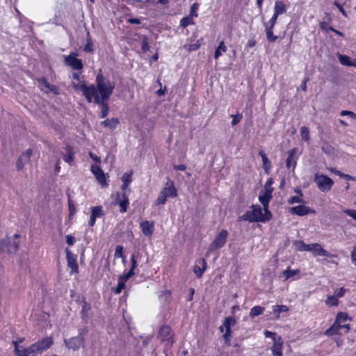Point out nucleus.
Wrapping results in <instances>:
<instances>
[{
    "label": "nucleus",
    "instance_id": "nucleus-1",
    "mask_svg": "<svg viewBox=\"0 0 356 356\" xmlns=\"http://www.w3.org/2000/svg\"><path fill=\"white\" fill-rule=\"evenodd\" d=\"M88 102H94L101 106V118H104L109 112L108 99L113 90H82Z\"/></svg>",
    "mask_w": 356,
    "mask_h": 356
},
{
    "label": "nucleus",
    "instance_id": "nucleus-2",
    "mask_svg": "<svg viewBox=\"0 0 356 356\" xmlns=\"http://www.w3.org/2000/svg\"><path fill=\"white\" fill-rule=\"evenodd\" d=\"M252 210H248L239 217L240 220L248 221L250 222H265L270 220L272 213L268 209H264V213L262 212V209L259 205H252Z\"/></svg>",
    "mask_w": 356,
    "mask_h": 356
},
{
    "label": "nucleus",
    "instance_id": "nucleus-3",
    "mask_svg": "<svg viewBox=\"0 0 356 356\" xmlns=\"http://www.w3.org/2000/svg\"><path fill=\"white\" fill-rule=\"evenodd\" d=\"M177 196V191L175 187L174 183L172 181H168L165 186L162 189L159 193L155 204L156 205L165 204L168 197H175Z\"/></svg>",
    "mask_w": 356,
    "mask_h": 356
},
{
    "label": "nucleus",
    "instance_id": "nucleus-4",
    "mask_svg": "<svg viewBox=\"0 0 356 356\" xmlns=\"http://www.w3.org/2000/svg\"><path fill=\"white\" fill-rule=\"evenodd\" d=\"M88 332L87 328H83L79 330V334L76 337H71L68 339H65V344L69 349L73 350H78L83 345L84 337Z\"/></svg>",
    "mask_w": 356,
    "mask_h": 356
},
{
    "label": "nucleus",
    "instance_id": "nucleus-5",
    "mask_svg": "<svg viewBox=\"0 0 356 356\" xmlns=\"http://www.w3.org/2000/svg\"><path fill=\"white\" fill-rule=\"evenodd\" d=\"M227 230L221 229L216 235L213 242L209 245L208 252H211L222 248L227 242Z\"/></svg>",
    "mask_w": 356,
    "mask_h": 356
},
{
    "label": "nucleus",
    "instance_id": "nucleus-6",
    "mask_svg": "<svg viewBox=\"0 0 356 356\" xmlns=\"http://www.w3.org/2000/svg\"><path fill=\"white\" fill-rule=\"evenodd\" d=\"M314 181L322 192L329 191L334 184L331 178L319 173L315 174Z\"/></svg>",
    "mask_w": 356,
    "mask_h": 356
},
{
    "label": "nucleus",
    "instance_id": "nucleus-7",
    "mask_svg": "<svg viewBox=\"0 0 356 356\" xmlns=\"http://www.w3.org/2000/svg\"><path fill=\"white\" fill-rule=\"evenodd\" d=\"M18 248V243L15 241H12L9 238H3L0 241V252L15 254L17 251Z\"/></svg>",
    "mask_w": 356,
    "mask_h": 356
},
{
    "label": "nucleus",
    "instance_id": "nucleus-8",
    "mask_svg": "<svg viewBox=\"0 0 356 356\" xmlns=\"http://www.w3.org/2000/svg\"><path fill=\"white\" fill-rule=\"evenodd\" d=\"M38 352L35 343L31 344L27 348L17 346L15 344L16 356H37Z\"/></svg>",
    "mask_w": 356,
    "mask_h": 356
},
{
    "label": "nucleus",
    "instance_id": "nucleus-9",
    "mask_svg": "<svg viewBox=\"0 0 356 356\" xmlns=\"http://www.w3.org/2000/svg\"><path fill=\"white\" fill-rule=\"evenodd\" d=\"M78 54L76 52H72L70 54L65 57V63L70 66L74 70H82L83 65L81 59L76 58Z\"/></svg>",
    "mask_w": 356,
    "mask_h": 356
},
{
    "label": "nucleus",
    "instance_id": "nucleus-10",
    "mask_svg": "<svg viewBox=\"0 0 356 356\" xmlns=\"http://www.w3.org/2000/svg\"><path fill=\"white\" fill-rule=\"evenodd\" d=\"M158 337L161 341L166 342L167 345L171 346L174 343L173 334L169 326L163 325L161 327Z\"/></svg>",
    "mask_w": 356,
    "mask_h": 356
},
{
    "label": "nucleus",
    "instance_id": "nucleus-11",
    "mask_svg": "<svg viewBox=\"0 0 356 356\" xmlns=\"http://www.w3.org/2000/svg\"><path fill=\"white\" fill-rule=\"evenodd\" d=\"M67 266L70 268V274L77 273L79 266L76 260V255L73 254L69 248L65 249Z\"/></svg>",
    "mask_w": 356,
    "mask_h": 356
},
{
    "label": "nucleus",
    "instance_id": "nucleus-12",
    "mask_svg": "<svg viewBox=\"0 0 356 356\" xmlns=\"http://www.w3.org/2000/svg\"><path fill=\"white\" fill-rule=\"evenodd\" d=\"M342 329H346L344 332L347 333L349 330V325L348 324L340 325L337 321H334V323L332 324V325L325 332V334L328 337L335 335V334H341Z\"/></svg>",
    "mask_w": 356,
    "mask_h": 356
},
{
    "label": "nucleus",
    "instance_id": "nucleus-13",
    "mask_svg": "<svg viewBox=\"0 0 356 356\" xmlns=\"http://www.w3.org/2000/svg\"><path fill=\"white\" fill-rule=\"evenodd\" d=\"M90 170L99 184H101L102 186L106 185L105 174L99 166L97 165H92Z\"/></svg>",
    "mask_w": 356,
    "mask_h": 356
},
{
    "label": "nucleus",
    "instance_id": "nucleus-14",
    "mask_svg": "<svg viewBox=\"0 0 356 356\" xmlns=\"http://www.w3.org/2000/svg\"><path fill=\"white\" fill-rule=\"evenodd\" d=\"M54 341L51 337H46L35 343L39 354L49 349L53 344Z\"/></svg>",
    "mask_w": 356,
    "mask_h": 356
},
{
    "label": "nucleus",
    "instance_id": "nucleus-15",
    "mask_svg": "<svg viewBox=\"0 0 356 356\" xmlns=\"http://www.w3.org/2000/svg\"><path fill=\"white\" fill-rule=\"evenodd\" d=\"M97 89H113L114 86L111 85L110 82L103 76L102 70H99L97 75Z\"/></svg>",
    "mask_w": 356,
    "mask_h": 356
},
{
    "label": "nucleus",
    "instance_id": "nucleus-16",
    "mask_svg": "<svg viewBox=\"0 0 356 356\" xmlns=\"http://www.w3.org/2000/svg\"><path fill=\"white\" fill-rule=\"evenodd\" d=\"M290 212L292 214H295L299 216H304L309 213H314L315 211L311 209L309 207H307L305 205H299L291 207L290 209Z\"/></svg>",
    "mask_w": 356,
    "mask_h": 356
},
{
    "label": "nucleus",
    "instance_id": "nucleus-17",
    "mask_svg": "<svg viewBox=\"0 0 356 356\" xmlns=\"http://www.w3.org/2000/svg\"><path fill=\"white\" fill-rule=\"evenodd\" d=\"M31 154L32 150L31 149H28L25 152L22 154L16 163V168L18 170H21L24 165L30 161Z\"/></svg>",
    "mask_w": 356,
    "mask_h": 356
},
{
    "label": "nucleus",
    "instance_id": "nucleus-18",
    "mask_svg": "<svg viewBox=\"0 0 356 356\" xmlns=\"http://www.w3.org/2000/svg\"><path fill=\"white\" fill-rule=\"evenodd\" d=\"M72 83L73 84L74 89H95L93 86L88 88L85 82L83 80H81L80 76L75 72L72 73Z\"/></svg>",
    "mask_w": 356,
    "mask_h": 356
},
{
    "label": "nucleus",
    "instance_id": "nucleus-19",
    "mask_svg": "<svg viewBox=\"0 0 356 356\" xmlns=\"http://www.w3.org/2000/svg\"><path fill=\"white\" fill-rule=\"evenodd\" d=\"M283 340L280 336L273 342L270 348L273 356H282Z\"/></svg>",
    "mask_w": 356,
    "mask_h": 356
},
{
    "label": "nucleus",
    "instance_id": "nucleus-20",
    "mask_svg": "<svg viewBox=\"0 0 356 356\" xmlns=\"http://www.w3.org/2000/svg\"><path fill=\"white\" fill-rule=\"evenodd\" d=\"M140 227L142 229L143 234L145 236H151L154 232V223L148 220H145L140 222Z\"/></svg>",
    "mask_w": 356,
    "mask_h": 356
},
{
    "label": "nucleus",
    "instance_id": "nucleus-21",
    "mask_svg": "<svg viewBox=\"0 0 356 356\" xmlns=\"http://www.w3.org/2000/svg\"><path fill=\"white\" fill-rule=\"evenodd\" d=\"M272 197L273 195L270 189L268 190V191L261 192L260 193L259 196V200L263 205L264 209H268L269 202Z\"/></svg>",
    "mask_w": 356,
    "mask_h": 356
},
{
    "label": "nucleus",
    "instance_id": "nucleus-22",
    "mask_svg": "<svg viewBox=\"0 0 356 356\" xmlns=\"http://www.w3.org/2000/svg\"><path fill=\"white\" fill-rule=\"evenodd\" d=\"M311 252H312V254L314 256H321V257H336V255H334V254L328 252L327 250H325L324 248H323L322 246L318 243H316V245H314V249H312V251Z\"/></svg>",
    "mask_w": 356,
    "mask_h": 356
},
{
    "label": "nucleus",
    "instance_id": "nucleus-23",
    "mask_svg": "<svg viewBox=\"0 0 356 356\" xmlns=\"http://www.w3.org/2000/svg\"><path fill=\"white\" fill-rule=\"evenodd\" d=\"M118 203L120 207V212L124 213L127 212L128 206L129 204V198L125 192H124L122 195V199H120V195L118 193Z\"/></svg>",
    "mask_w": 356,
    "mask_h": 356
},
{
    "label": "nucleus",
    "instance_id": "nucleus-24",
    "mask_svg": "<svg viewBox=\"0 0 356 356\" xmlns=\"http://www.w3.org/2000/svg\"><path fill=\"white\" fill-rule=\"evenodd\" d=\"M297 152L296 148H293L290 151L288 152V156L286 161V165L288 169L293 167V170L295 169L296 165V159L294 158L295 154Z\"/></svg>",
    "mask_w": 356,
    "mask_h": 356
},
{
    "label": "nucleus",
    "instance_id": "nucleus-25",
    "mask_svg": "<svg viewBox=\"0 0 356 356\" xmlns=\"http://www.w3.org/2000/svg\"><path fill=\"white\" fill-rule=\"evenodd\" d=\"M198 263L202 266V267L199 265H195L193 268V272L196 275L197 277L200 278L206 270L207 264L204 259H200Z\"/></svg>",
    "mask_w": 356,
    "mask_h": 356
},
{
    "label": "nucleus",
    "instance_id": "nucleus-26",
    "mask_svg": "<svg viewBox=\"0 0 356 356\" xmlns=\"http://www.w3.org/2000/svg\"><path fill=\"white\" fill-rule=\"evenodd\" d=\"M81 314L82 319L85 322H87L88 320L89 319L88 312L90 311V309L91 308L90 305L86 301L85 298L81 301Z\"/></svg>",
    "mask_w": 356,
    "mask_h": 356
},
{
    "label": "nucleus",
    "instance_id": "nucleus-27",
    "mask_svg": "<svg viewBox=\"0 0 356 356\" xmlns=\"http://www.w3.org/2000/svg\"><path fill=\"white\" fill-rule=\"evenodd\" d=\"M102 125L105 127H108L111 130L115 129L117 127V125L119 124V120L116 118H112L111 119H107L101 122Z\"/></svg>",
    "mask_w": 356,
    "mask_h": 356
},
{
    "label": "nucleus",
    "instance_id": "nucleus-28",
    "mask_svg": "<svg viewBox=\"0 0 356 356\" xmlns=\"http://www.w3.org/2000/svg\"><path fill=\"white\" fill-rule=\"evenodd\" d=\"M286 11V6L282 1H276L274 6V14L279 16L285 13Z\"/></svg>",
    "mask_w": 356,
    "mask_h": 356
},
{
    "label": "nucleus",
    "instance_id": "nucleus-29",
    "mask_svg": "<svg viewBox=\"0 0 356 356\" xmlns=\"http://www.w3.org/2000/svg\"><path fill=\"white\" fill-rule=\"evenodd\" d=\"M295 192L298 194V195L293 196L288 200V203L289 204H293L296 203H304V200L302 198V193L300 189H296Z\"/></svg>",
    "mask_w": 356,
    "mask_h": 356
},
{
    "label": "nucleus",
    "instance_id": "nucleus-30",
    "mask_svg": "<svg viewBox=\"0 0 356 356\" xmlns=\"http://www.w3.org/2000/svg\"><path fill=\"white\" fill-rule=\"evenodd\" d=\"M259 154L262 159L263 168L264 169L266 173H268V170L270 168L271 164L270 161L268 159L266 154L263 150L259 151Z\"/></svg>",
    "mask_w": 356,
    "mask_h": 356
},
{
    "label": "nucleus",
    "instance_id": "nucleus-31",
    "mask_svg": "<svg viewBox=\"0 0 356 356\" xmlns=\"http://www.w3.org/2000/svg\"><path fill=\"white\" fill-rule=\"evenodd\" d=\"M202 40H197L194 43H187V44H185L184 46H183V48L185 49L186 50H187L188 51H196L197 50L201 44H202Z\"/></svg>",
    "mask_w": 356,
    "mask_h": 356
},
{
    "label": "nucleus",
    "instance_id": "nucleus-32",
    "mask_svg": "<svg viewBox=\"0 0 356 356\" xmlns=\"http://www.w3.org/2000/svg\"><path fill=\"white\" fill-rule=\"evenodd\" d=\"M227 47L223 41L220 42L218 46L217 47L215 53H214V58L218 59L220 56L222 55L223 53H225L227 51Z\"/></svg>",
    "mask_w": 356,
    "mask_h": 356
},
{
    "label": "nucleus",
    "instance_id": "nucleus-33",
    "mask_svg": "<svg viewBox=\"0 0 356 356\" xmlns=\"http://www.w3.org/2000/svg\"><path fill=\"white\" fill-rule=\"evenodd\" d=\"M264 310H265V309L263 307H261L259 305L254 306L250 310V316L252 318H253L256 316H258L262 314L263 312H264Z\"/></svg>",
    "mask_w": 356,
    "mask_h": 356
},
{
    "label": "nucleus",
    "instance_id": "nucleus-34",
    "mask_svg": "<svg viewBox=\"0 0 356 356\" xmlns=\"http://www.w3.org/2000/svg\"><path fill=\"white\" fill-rule=\"evenodd\" d=\"M236 323V320L234 317L229 316L227 317L223 323V325L225 328V332H231V327L234 325Z\"/></svg>",
    "mask_w": 356,
    "mask_h": 356
},
{
    "label": "nucleus",
    "instance_id": "nucleus-35",
    "mask_svg": "<svg viewBox=\"0 0 356 356\" xmlns=\"http://www.w3.org/2000/svg\"><path fill=\"white\" fill-rule=\"evenodd\" d=\"M266 39L268 42H273L277 39V36L273 35V28L264 26Z\"/></svg>",
    "mask_w": 356,
    "mask_h": 356
},
{
    "label": "nucleus",
    "instance_id": "nucleus-36",
    "mask_svg": "<svg viewBox=\"0 0 356 356\" xmlns=\"http://www.w3.org/2000/svg\"><path fill=\"white\" fill-rule=\"evenodd\" d=\"M289 310L288 307L286 305H274L273 307V312L276 315V318L280 317V314L282 312H286Z\"/></svg>",
    "mask_w": 356,
    "mask_h": 356
},
{
    "label": "nucleus",
    "instance_id": "nucleus-37",
    "mask_svg": "<svg viewBox=\"0 0 356 356\" xmlns=\"http://www.w3.org/2000/svg\"><path fill=\"white\" fill-rule=\"evenodd\" d=\"M299 273H300V270L298 269L291 270L289 268H287L286 270H285L282 272V276L284 278V280H289V278L292 277L293 276L298 274Z\"/></svg>",
    "mask_w": 356,
    "mask_h": 356
},
{
    "label": "nucleus",
    "instance_id": "nucleus-38",
    "mask_svg": "<svg viewBox=\"0 0 356 356\" xmlns=\"http://www.w3.org/2000/svg\"><path fill=\"white\" fill-rule=\"evenodd\" d=\"M91 215L95 218H99L104 216V211L101 206H97L92 208Z\"/></svg>",
    "mask_w": 356,
    "mask_h": 356
},
{
    "label": "nucleus",
    "instance_id": "nucleus-39",
    "mask_svg": "<svg viewBox=\"0 0 356 356\" xmlns=\"http://www.w3.org/2000/svg\"><path fill=\"white\" fill-rule=\"evenodd\" d=\"M300 136L303 140L309 142L310 140L309 128L305 126L302 127L300 129Z\"/></svg>",
    "mask_w": 356,
    "mask_h": 356
},
{
    "label": "nucleus",
    "instance_id": "nucleus-40",
    "mask_svg": "<svg viewBox=\"0 0 356 356\" xmlns=\"http://www.w3.org/2000/svg\"><path fill=\"white\" fill-rule=\"evenodd\" d=\"M339 59L341 63L343 65H346V66L355 65V63H353V62H351L350 60V58L348 56L340 54V55H339Z\"/></svg>",
    "mask_w": 356,
    "mask_h": 356
},
{
    "label": "nucleus",
    "instance_id": "nucleus-41",
    "mask_svg": "<svg viewBox=\"0 0 356 356\" xmlns=\"http://www.w3.org/2000/svg\"><path fill=\"white\" fill-rule=\"evenodd\" d=\"M66 152L67 154L64 156V161L66 163H70L72 162L74 158H73V153L72 151V148L70 146L66 147Z\"/></svg>",
    "mask_w": 356,
    "mask_h": 356
},
{
    "label": "nucleus",
    "instance_id": "nucleus-42",
    "mask_svg": "<svg viewBox=\"0 0 356 356\" xmlns=\"http://www.w3.org/2000/svg\"><path fill=\"white\" fill-rule=\"evenodd\" d=\"M193 24H194V22H193V17L190 15L182 18L180 21V26L184 28L186 27L188 25H191Z\"/></svg>",
    "mask_w": 356,
    "mask_h": 356
},
{
    "label": "nucleus",
    "instance_id": "nucleus-43",
    "mask_svg": "<svg viewBox=\"0 0 356 356\" xmlns=\"http://www.w3.org/2000/svg\"><path fill=\"white\" fill-rule=\"evenodd\" d=\"M325 303L328 306H337L339 301L335 296H329L325 300Z\"/></svg>",
    "mask_w": 356,
    "mask_h": 356
},
{
    "label": "nucleus",
    "instance_id": "nucleus-44",
    "mask_svg": "<svg viewBox=\"0 0 356 356\" xmlns=\"http://www.w3.org/2000/svg\"><path fill=\"white\" fill-rule=\"evenodd\" d=\"M348 319V315L346 313L339 312L337 314L336 320L339 324L341 325V323H344Z\"/></svg>",
    "mask_w": 356,
    "mask_h": 356
},
{
    "label": "nucleus",
    "instance_id": "nucleus-45",
    "mask_svg": "<svg viewBox=\"0 0 356 356\" xmlns=\"http://www.w3.org/2000/svg\"><path fill=\"white\" fill-rule=\"evenodd\" d=\"M277 17H278L277 15H276L275 14H273L272 17L270 19V20L268 22H263L264 26L274 28L275 24H276V22H277Z\"/></svg>",
    "mask_w": 356,
    "mask_h": 356
},
{
    "label": "nucleus",
    "instance_id": "nucleus-46",
    "mask_svg": "<svg viewBox=\"0 0 356 356\" xmlns=\"http://www.w3.org/2000/svg\"><path fill=\"white\" fill-rule=\"evenodd\" d=\"M294 245L298 251H306L307 244L301 240L296 241Z\"/></svg>",
    "mask_w": 356,
    "mask_h": 356
},
{
    "label": "nucleus",
    "instance_id": "nucleus-47",
    "mask_svg": "<svg viewBox=\"0 0 356 356\" xmlns=\"http://www.w3.org/2000/svg\"><path fill=\"white\" fill-rule=\"evenodd\" d=\"M131 176H132L131 171H130L129 172H125L121 178L122 183L130 184V183L132 181Z\"/></svg>",
    "mask_w": 356,
    "mask_h": 356
},
{
    "label": "nucleus",
    "instance_id": "nucleus-48",
    "mask_svg": "<svg viewBox=\"0 0 356 356\" xmlns=\"http://www.w3.org/2000/svg\"><path fill=\"white\" fill-rule=\"evenodd\" d=\"M141 49L143 52H146L149 49L148 40L146 36H143L142 38Z\"/></svg>",
    "mask_w": 356,
    "mask_h": 356
},
{
    "label": "nucleus",
    "instance_id": "nucleus-49",
    "mask_svg": "<svg viewBox=\"0 0 356 356\" xmlns=\"http://www.w3.org/2000/svg\"><path fill=\"white\" fill-rule=\"evenodd\" d=\"M124 288H125V282H124L122 280H120L118 278V285L115 289V293L116 294H120L122 292V289H124Z\"/></svg>",
    "mask_w": 356,
    "mask_h": 356
},
{
    "label": "nucleus",
    "instance_id": "nucleus-50",
    "mask_svg": "<svg viewBox=\"0 0 356 356\" xmlns=\"http://www.w3.org/2000/svg\"><path fill=\"white\" fill-rule=\"evenodd\" d=\"M199 3H194L191 8V13H190V16H191L192 17H197V10L199 8Z\"/></svg>",
    "mask_w": 356,
    "mask_h": 356
},
{
    "label": "nucleus",
    "instance_id": "nucleus-51",
    "mask_svg": "<svg viewBox=\"0 0 356 356\" xmlns=\"http://www.w3.org/2000/svg\"><path fill=\"white\" fill-rule=\"evenodd\" d=\"M114 257L115 258L123 257V247L122 245L116 246Z\"/></svg>",
    "mask_w": 356,
    "mask_h": 356
},
{
    "label": "nucleus",
    "instance_id": "nucleus-52",
    "mask_svg": "<svg viewBox=\"0 0 356 356\" xmlns=\"http://www.w3.org/2000/svg\"><path fill=\"white\" fill-rule=\"evenodd\" d=\"M348 291V289L344 287H341L340 289H337L334 291V296L338 298H341L344 296L345 293Z\"/></svg>",
    "mask_w": 356,
    "mask_h": 356
},
{
    "label": "nucleus",
    "instance_id": "nucleus-53",
    "mask_svg": "<svg viewBox=\"0 0 356 356\" xmlns=\"http://www.w3.org/2000/svg\"><path fill=\"white\" fill-rule=\"evenodd\" d=\"M264 334V336L266 337L271 338L272 340L273 341V342H275L276 341V339H277V337H278L276 336V333L268 331V330H265Z\"/></svg>",
    "mask_w": 356,
    "mask_h": 356
},
{
    "label": "nucleus",
    "instance_id": "nucleus-54",
    "mask_svg": "<svg viewBox=\"0 0 356 356\" xmlns=\"http://www.w3.org/2000/svg\"><path fill=\"white\" fill-rule=\"evenodd\" d=\"M341 116L348 115L350 118L356 120V114L354 112H353V111H342L341 112Z\"/></svg>",
    "mask_w": 356,
    "mask_h": 356
},
{
    "label": "nucleus",
    "instance_id": "nucleus-55",
    "mask_svg": "<svg viewBox=\"0 0 356 356\" xmlns=\"http://www.w3.org/2000/svg\"><path fill=\"white\" fill-rule=\"evenodd\" d=\"M223 338L225 339V343L227 346H230L231 344V332H225L223 334Z\"/></svg>",
    "mask_w": 356,
    "mask_h": 356
},
{
    "label": "nucleus",
    "instance_id": "nucleus-56",
    "mask_svg": "<svg viewBox=\"0 0 356 356\" xmlns=\"http://www.w3.org/2000/svg\"><path fill=\"white\" fill-rule=\"evenodd\" d=\"M272 184H273L272 179H268L264 185V190H265L264 191H268V190L270 189L271 193H273V188L271 187Z\"/></svg>",
    "mask_w": 356,
    "mask_h": 356
},
{
    "label": "nucleus",
    "instance_id": "nucleus-57",
    "mask_svg": "<svg viewBox=\"0 0 356 356\" xmlns=\"http://www.w3.org/2000/svg\"><path fill=\"white\" fill-rule=\"evenodd\" d=\"M343 212L356 220V211L355 210L346 209L343 211Z\"/></svg>",
    "mask_w": 356,
    "mask_h": 356
},
{
    "label": "nucleus",
    "instance_id": "nucleus-58",
    "mask_svg": "<svg viewBox=\"0 0 356 356\" xmlns=\"http://www.w3.org/2000/svg\"><path fill=\"white\" fill-rule=\"evenodd\" d=\"M65 238H66V242L69 245H73L74 242H75V239L74 238L71 236V235H66L65 236Z\"/></svg>",
    "mask_w": 356,
    "mask_h": 356
},
{
    "label": "nucleus",
    "instance_id": "nucleus-59",
    "mask_svg": "<svg viewBox=\"0 0 356 356\" xmlns=\"http://www.w3.org/2000/svg\"><path fill=\"white\" fill-rule=\"evenodd\" d=\"M68 204H69V210L70 212V215H73L75 213L76 209H75V207H74L72 201L69 200Z\"/></svg>",
    "mask_w": 356,
    "mask_h": 356
},
{
    "label": "nucleus",
    "instance_id": "nucleus-60",
    "mask_svg": "<svg viewBox=\"0 0 356 356\" xmlns=\"http://www.w3.org/2000/svg\"><path fill=\"white\" fill-rule=\"evenodd\" d=\"M232 118H233V120L232 121V125H236V124H238L241 119V115H232Z\"/></svg>",
    "mask_w": 356,
    "mask_h": 356
},
{
    "label": "nucleus",
    "instance_id": "nucleus-61",
    "mask_svg": "<svg viewBox=\"0 0 356 356\" xmlns=\"http://www.w3.org/2000/svg\"><path fill=\"white\" fill-rule=\"evenodd\" d=\"M173 169L176 170L184 171L186 169V167L184 164L174 165H173Z\"/></svg>",
    "mask_w": 356,
    "mask_h": 356
},
{
    "label": "nucleus",
    "instance_id": "nucleus-62",
    "mask_svg": "<svg viewBox=\"0 0 356 356\" xmlns=\"http://www.w3.org/2000/svg\"><path fill=\"white\" fill-rule=\"evenodd\" d=\"M350 257L353 264L356 266V248L351 252Z\"/></svg>",
    "mask_w": 356,
    "mask_h": 356
},
{
    "label": "nucleus",
    "instance_id": "nucleus-63",
    "mask_svg": "<svg viewBox=\"0 0 356 356\" xmlns=\"http://www.w3.org/2000/svg\"><path fill=\"white\" fill-rule=\"evenodd\" d=\"M334 5L338 8L339 11L343 14V15L346 16V13L341 4H339L337 2H334Z\"/></svg>",
    "mask_w": 356,
    "mask_h": 356
},
{
    "label": "nucleus",
    "instance_id": "nucleus-64",
    "mask_svg": "<svg viewBox=\"0 0 356 356\" xmlns=\"http://www.w3.org/2000/svg\"><path fill=\"white\" fill-rule=\"evenodd\" d=\"M131 277L127 274V273H125L122 275H120L119 277V279L120 280H122L124 282H126Z\"/></svg>",
    "mask_w": 356,
    "mask_h": 356
}]
</instances>
